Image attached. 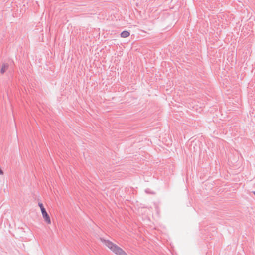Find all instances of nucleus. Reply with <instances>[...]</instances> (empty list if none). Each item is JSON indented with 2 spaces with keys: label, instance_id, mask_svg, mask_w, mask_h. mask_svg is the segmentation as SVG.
<instances>
[{
  "label": "nucleus",
  "instance_id": "1",
  "mask_svg": "<svg viewBox=\"0 0 255 255\" xmlns=\"http://www.w3.org/2000/svg\"><path fill=\"white\" fill-rule=\"evenodd\" d=\"M100 240L105 247L115 255H128L122 248L111 241L103 238H100Z\"/></svg>",
  "mask_w": 255,
  "mask_h": 255
},
{
  "label": "nucleus",
  "instance_id": "5",
  "mask_svg": "<svg viewBox=\"0 0 255 255\" xmlns=\"http://www.w3.org/2000/svg\"><path fill=\"white\" fill-rule=\"evenodd\" d=\"M3 173V171L0 169V175H2Z\"/></svg>",
  "mask_w": 255,
  "mask_h": 255
},
{
  "label": "nucleus",
  "instance_id": "3",
  "mask_svg": "<svg viewBox=\"0 0 255 255\" xmlns=\"http://www.w3.org/2000/svg\"><path fill=\"white\" fill-rule=\"evenodd\" d=\"M130 35V33L128 31H124L121 33V36L122 38H127Z\"/></svg>",
  "mask_w": 255,
  "mask_h": 255
},
{
  "label": "nucleus",
  "instance_id": "2",
  "mask_svg": "<svg viewBox=\"0 0 255 255\" xmlns=\"http://www.w3.org/2000/svg\"><path fill=\"white\" fill-rule=\"evenodd\" d=\"M38 206L40 208L44 221L47 225H51L52 222L50 217L46 212L43 204L42 203H39Z\"/></svg>",
  "mask_w": 255,
  "mask_h": 255
},
{
  "label": "nucleus",
  "instance_id": "4",
  "mask_svg": "<svg viewBox=\"0 0 255 255\" xmlns=\"http://www.w3.org/2000/svg\"><path fill=\"white\" fill-rule=\"evenodd\" d=\"M8 65L7 64H4L2 65V67L0 70V72L1 73H4L8 69Z\"/></svg>",
  "mask_w": 255,
  "mask_h": 255
}]
</instances>
